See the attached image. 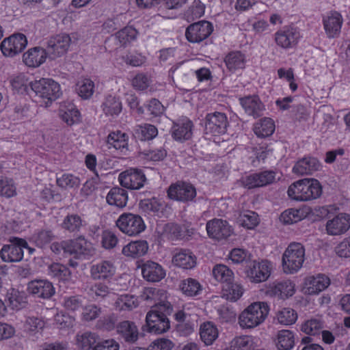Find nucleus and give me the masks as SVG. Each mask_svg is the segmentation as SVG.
<instances>
[{
	"label": "nucleus",
	"instance_id": "nucleus-1",
	"mask_svg": "<svg viewBox=\"0 0 350 350\" xmlns=\"http://www.w3.org/2000/svg\"><path fill=\"white\" fill-rule=\"evenodd\" d=\"M172 312V306L170 302H161L149 311L146 317L147 331L154 334L166 332L170 328L167 316Z\"/></svg>",
	"mask_w": 350,
	"mask_h": 350
},
{
	"label": "nucleus",
	"instance_id": "nucleus-2",
	"mask_svg": "<svg viewBox=\"0 0 350 350\" xmlns=\"http://www.w3.org/2000/svg\"><path fill=\"white\" fill-rule=\"evenodd\" d=\"M287 193L294 200L308 201L320 197L322 188L317 180L304 178L291 184Z\"/></svg>",
	"mask_w": 350,
	"mask_h": 350
},
{
	"label": "nucleus",
	"instance_id": "nucleus-3",
	"mask_svg": "<svg viewBox=\"0 0 350 350\" xmlns=\"http://www.w3.org/2000/svg\"><path fill=\"white\" fill-rule=\"evenodd\" d=\"M269 306L257 301L249 305L239 317V324L243 329H252L262 323L268 316Z\"/></svg>",
	"mask_w": 350,
	"mask_h": 350
},
{
	"label": "nucleus",
	"instance_id": "nucleus-4",
	"mask_svg": "<svg viewBox=\"0 0 350 350\" xmlns=\"http://www.w3.org/2000/svg\"><path fill=\"white\" fill-rule=\"evenodd\" d=\"M305 260V249L299 243H291L282 255V268L286 273L299 270Z\"/></svg>",
	"mask_w": 350,
	"mask_h": 350
},
{
	"label": "nucleus",
	"instance_id": "nucleus-5",
	"mask_svg": "<svg viewBox=\"0 0 350 350\" xmlns=\"http://www.w3.org/2000/svg\"><path fill=\"white\" fill-rule=\"evenodd\" d=\"M31 90L36 95L51 103L61 95L59 85L51 79H40L29 83Z\"/></svg>",
	"mask_w": 350,
	"mask_h": 350
},
{
	"label": "nucleus",
	"instance_id": "nucleus-6",
	"mask_svg": "<svg viewBox=\"0 0 350 350\" xmlns=\"http://www.w3.org/2000/svg\"><path fill=\"white\" fill-rule=\"evenodd\" d=\"M119 230L128 236H136L145 230L146 225L141 216L123 213L116 222Z\"/></svg>",
	"mask_w": 350,
	"mask_h": 350
},
{
	"label": "nucleus",
	"instance_id": "nucleus-7",
	"mask_svg": "<svg viewBox=\"0 0 350 350\" xmlns=\"http://www.w3.org/2000/svg\"><path fill=\"white\" fill-rule=\"evenodd\" d=\"M71 38L68 34L62 33L51 37L45 49L48 57L55 59L65 55L70 45Z\"/></svg>",
	"mask_w": 350,
	"mask_h": 350
},
{
	"label": "nucleus",
	"instance_id": "nucleus-8",
	"mask_svg": "<svg viewBox=\"0 0 350 350\" xmlns=\"http://www.w3.org/2000/svg\"><path fill=\"white\" fill-rule=\"evenodd\" d=\"M228 122L225 113L214 112L205 118L204 131L206 135H220L226 132Z\"/></svg>",
	"mask_w": 350,
	"mask_h": 350
},
{
	"label": "nucleus",
	"instance_id": "nucleus-9",
	"mask_svg": "<svg viewBox=\"0 0 350 350\" xmlns=\"http://www.w3.org/2000/svg\"><path fill=\"white\" fill-rule=\"evenodd\" d=\"M167 196L172 200L187 202L196 198V190L190 183L178 181L169 187Z\"/></svg>",
	"mask_w": 350,
	"mask_h": 350
},
{
	"label": "nucleus",
	"instance_id": "nucleus-10",
	"mask_svg": "<svg viewBox=\"0 0 350 350\" xmlns=\"http://www.w3.org/2000/svg\"><path fill=\"white\" fill-rule=\"evenodd\" d=\"M213 29L211 23L202 21L190 25L186 29L185 36L189 42L198 43L207 38Z\"/></svg>",
	"mask_w": 350,
	"mask_h": 350
},
{
	"label": "nucleus",
	"instance_id": "nucleus-11",
	"mask_svg": "<svg viewBox=\"0 0 350 350\" xmlns=\"http://www.w3.org/2000/svg\"><path fill=\"white\" fill-rule=\"evenodd\" d=\"M120 185L130 189H139L146 180L144 173L141 170L130 169L119 175Z\"/></svg>",
	"mask_w": 350,
	"mask_h": 350
},
{
	"label": "nucleus",
	"instance_id": "nucleus-12",
	"mask_svg": "<svg viewBox=\"0 0 350 350\" xmlns=\"http://www.w3.org/2000/svg\"><path fill=\"white\" fill-rule=\"evenodd\" d=\"M27 44V40L25 36L18 33L4 39L1 44V49L4 55L13 57L21 53Z\"/></svg>",
	"mask_w": 350,
	"mask_h": 350
},
{
	"label": "nucleus",
	"instance_id": "nucleus-13",
	"mask_svg": "<svg viewBox=\"0 0 350 350\" xmlns=\"http://www.w3.org/2000/svg\"><path fill=\"white\" fill-rule=\"evenodd\" d=\"M193 124L189 118L185 117L173 122L170 129L172 138L179 142H184L191 138Z\"/></svg>",
	"mask_w": 350,
	"mask_h": 350
},
{
	"label": "nucleus",
	"instance_id": "nucleus-14",
	"mask_svg": "<svg viewBox=\"0 0 350 350\" xmlns=\"http://www.w3.org/2000/svg\"><path fill=\"white\" fill-rule=\"evenodd\" d=\"M299 31L294 27H284L275 33V41L282 49H291L298 43L300 38Z\"/></svg>",
	"mask_w": 350,
	"mask_h": 350
},
{
	"label": "nucleus",
	"instance_id": "nucleus-15",
	"mask_svg": "<svg viewBox=\"0 0 350 350\" xmlns=\"http://www.w3.org/2000/svg\"><path fill=\"white\" fill-rule=\"evenodd\" d=\"M206 228L208 237L217 241L226 240L232 233V229L228 223L221 219L208 221Z\"/></svg>",
	"mask_w": 350,
	"mask_h": 350
},
{
	"label": "nucleus",
	"instance_id": "nucleus-16",
	"mask_svg": "<svg viewBox=\"0 0 350 350\" xmlns=\"http://www.w3.org/2000/svg\"><path fill=\"white\" fill-rule=\"evenodd\" d=\"M271 263L267 260L253 261L247 270V275L252 282L266 281L271 274Z\"/></svg>",
	"mask_w": 350,
	"mask_h": 350
},
{
	"label": "nucleus",
	"instance_id": "nucleus-17",
	"mask_svg": "<svg viewBox=\"0 0 350 350\" xmlns=\"http://www.w3.org/2000/svg\"><path fill=\"white\" fill-rule=\"evenodd\" d=\"M16 242L5 245L0 251V256L4 262H19L23 258V247H27V243L22 239H15Z\"/></svg>",
	"mask_w": 350,
	"mask_h": 350
},
{
	"label": "nucleus",
	"instance_id": "nucleus-18",
	"mask_svg": "<svg viewBox=\"0 0 350 350\" xmlns=\"http://www.w3.org/2000/svg\"><path fill=\"white\" fill-rule=\"evenodd\" d=\"M275 180V172L273 170H265L246 176L243 180V184L245 187L250 189L272 184Z\"/></svg>",
	"mask_w": 350,
	"mask_h": 350
},
{
	"label": "nucleus",
	"instance_id": "nucleus-19",
	"mask_svg": "<svg viewBox=\"0 0 350 350\" xmlns=\"http://www.w3.org/2000/svg\"><path fill=\"white\" fill-rule=\"evenodd\" d=\"M175 319L178 322L177 329L183 336H188L197 327L198 317L196 314H189L185 310L178 311Z\"/></svg>",
	"mask_w": 350,
	"mask_h": 350
},
{
	"label": "nucleus",
	"instance_id": "nucleus-20",
	"mask_svg": "<svg viewBox=\"0 0 350 350\" xmlns=\"http://www.w3.org/2000/svg\"><path fill=\"white\" fill-rule=\"evenodd\" d=\"M68 254L74 255L76 258L92 256L94 249L90 242L83 237L68 241Z\"/></svg>",
	"mask_w": 350,
	"mask_h": 350
},
{
	"label": "nucleus",
	"instance_id": "nucleus-21",
	"mask_svg": "<svg viewBox=\"0 0 350 350\" xmlns=\"http://www.w3.org/2000/svg\"><path fill=\"white\" fill-rule=\"evenodd\" d=\"M116 270L112 261L101 260L91 266L90 275L94 280H109L114 275Z\"/></svg>",
	"mask_w": 350,
	"mask_h": 350
},
{
	"label": "nucleus",
	"instance_id": "nucleus-22",
	"mask_svg": "<svg viewBox=\"0 0 350 350\" xmlns=\"http://www.w3.org/2000/svg\"><path fill=\"white\" fill-rule=\"evenodd\" d=\"M350 227V216L340 213L326 223V230L329 235H340L346 232Z\"/></svg>",
	"mask_w": 350,
	"mask_h": 350
},
{
	"label": "nucleus",
	"instance_id": "nucleus-23",
	"mask_svg": "<svg viewBox=\"0 0 350 350\" xmlns=\"http://www.w3.org/2000/svg\"><path fill=\"white\" fill-rule=\"evenodd\" d=\"M27 290L38 298L49 299L55 294L52 283L45 280L31 281L28 283Z\"/></svg>",
	"mask_w": 350,
	"mask_h": 350
},
{
	"label": "nucleus",
	"instance_id": "nucleus-24",
	"mask_svg": "<svg viewBox=\"0 0 350 350\" xmlns=\"http://www.w3.org/2000/svg\"><path fill=\"white\" fill-rule=\"evenodd\" d=\"M294 293L295 285L290 280L273 282L267 287L266 291L267 295L279 299L291 297Z\"/></svg>",
	"mask_w": 350,
	"mask_h": 350
},
{
	"label": "nucleus",
	"instance_id": "nucleus-25",
	"mask_svg": "<svg viewBox=\"0 0 350 350\" xmlns=\"http://www.w3.org/2000/svg\"><path fill=\"white\" fill-rule=\"evenodd\" d=\"M116 333L127 343H134L139 338L137 326L135 322L129 320L122 321L117 324Z\"/></svg>",
	"mask_w": 350,
	"mask_h": 350
},
{
	"label": "nucleus",
	"instance_id": "nucleus-26",
	"mask_svg": "<svg viewBox=\"0 0 350 350\" xmlns=\"http://www.w3.org/2000/svg\"><path fill=\"white\" fill-rule=\"evenodd\" d=\"M329 284V279L323 274L310 275L305 278V292L309 295L317 294L325 290Z\"/></svg>",
	"mask_w": 350,
	"mask_h": 350
},
{
	"label": "nucleus",
	"instance_id": "nucleus-27",
	"mask_svg": "<svg viewBox=\"0 0 350 350\" xmlns=\"http://www.w3.org/2000/svg\"><path fill=\"white\" fill-rule=\"evenodd\" d=\"M342 18L340 13L331 12L323 18V25L328 38L338 37L342 25Z\"/></svg>",
	"mask_w": 350,
	"mask_h": 350
},
{
	"label": "nucleus",
	"instance_id": "nucleus-28",
	"mask_svg": "<svg viewBox=\"0 0 350 350\" xmlns=\"http://www.w3.org/2000/svg\"><path fill=\"white\" fill-rule=\"evenodd\" d=\"M321 163L314 157H304L299 160L293 168V172L297 175H310L321 169Z\"/></svg>",
	"mask_w": 350,
	"mask_h": 350
},
{
	"label": "nucleus",
	"instance_id": "nucleus-29",
	"mask_svg": "<svg viewBox=\"0 0 350 350\" xmlns=\"http://www.w3.org/2000/svg\"><path fill=\"white\" fill-rule=\"evenodd\" d=\"M240 103L245 112L254 118L261 116L265 110V105L257 96H249L241 98Z\"/></svg>",
	"mask_w": 350,
	"mask_h": 350
},
{
	"label": "nucleus",
	"instance_id": "nucleus-30",
	"mask_svg": "<svg viewBox=\"0 0 350 350\" xmlns=\"http://www.w3.org/2000/svg\"><path fill=\"white\" fill-rule=\"evenodd\" d=\"M48 55L45 49L36 46L29 49L23 54V62L29 67H38L43 64Z\"/></svg>",
	"mask_w": 350,
	"mask_h": 350
},
{
	"label": "nucleus",
	"instance_id": "nucleus-31",
	"mask_svg": "<svg viewBox=\"0 0 350 350\" xmlns=\"http://www.w3.org/2000/svg\"><path fill=\"white\" fill-rule=\"evenodd\" d=\"M142 272L144 278L151 282H159L165 276V271L163 267L152 261H147L144 264Z\"/></svg>",
	"mask_w": 350,
	"mask_h": 350
},
{
	"label": "nucleus",
	"instance_id": "nucleus-32",
	"mask_svg": "<svg viewBox=\"0 0 350 350\" xmlns=\"http://www.w3.org/2000/svg\"><path fill=\"white\" fill-rule=\"evenodd\" d=\"M199 334L200 340L206 346H209L218 338L219 330L213 322L206 321L200 325Z\"/></svg>",
	"mask_w": 350,
	"mask_h": 350
},
{
	"label": "nucleus",
	"instance_id": "nucleus-33",
	"mask_svg": "<svg viewBox=\"0 0 350 350\" xmlns=\"http://www.w3.org/2000/svg\"><path fill=\"white\" fill-rule=\"evenodd\" d=\"M172 262L183 269H192L196 265V258L191 251L181 250L174 255Z\"/></svg>",
	"mask_w": 350,
	"mask_h": 350
},
{
	"label": "nucleus",
	"instance_id": "nucleus-34",
	"mask_svg": "<svg viewBox=\"0 0 350 350\" xmlns=\"http://www.w3.org/2000/svg\"><path fill=\"white\" fill-rule=\"evenodd\" d=\"M106 200L110 205L123 208L127 204L128 193L122 188L113 187L108 193Z\"/></svg>",
	"mask_w": 350,
	"mask_h": 350
},
{
	"label": "nucleus",
	"instance_id": "nucleus-35",
	"mask_svg": "<svg viewBox=\"0 0 350 350\" xmlns=\"http://www.w3.org/2000/svg\"><path fill=\"white\" fill-rule=\"evenodd\" d=\"M148 250V244L146 241L139 240L131 241L122 249V253L125 256L137 258L144 256Z\"/></svg>",
	"mask_w": 350,
	"mask_h": 350
},
{
	"label": "nucleus",
	"instance_id": "nucleus-36",
	"mask_svg": "<svg viewBox=\"0 0 350 350\" xmlns=\"http://www.w3.org/2000/svg\"><path fill=\"white\" fill-rule=\"evenodd\" d=\"M275 343L278 350H291L295 345L293 333L288 329H282L278 332Z\"/></svg>",
	"mask_w": 350,
	"mask_h": 350
},
{
	"label": "nucleus",
	"instance_id": "nucleus-37",
	"mask_svg": "<svg viewBox=\"0 0 350 350\" xmlns=\"http://www.w3.org/2000/svg\"><path fill=\"white\" fill-rule=\"evenodd\" d=\"M133 132L134 137L142 141L152 139L158 134L156 126L150 124L136 125Z\"/></svg>",
	"mask_w": 350,
	"mask_h": 350
},
{
	"label": "nucleus",
	"instance_id": "nucleus-38",
	"mask_svg": "<svg viewBox=\"0 0 350 350\" xmlns=\"http://www.w3.org/2000/svg\"><path fill=\"white\" fill-rule=\"evenodd\" d=\"M253 130L258 137H266L273 134L275 131V124L272 119L264 118L254 125Z\"/></svg>",
	"mask_w": 350,
	"mask_h": 350
},
{
	"label": "nucleus",
	"instance_id": "nucleus-39",
	"mask_svg": "<svg viewBox=\"0 0 350 350\" xmlns=\"http://www.w3.org/2000/svg\"><path fill=\"white\" fill-rule=\"evenodd\" d=\"M101 107L107 116H117L122 111V103L119 98L111 95L105 98Z\"/></svg>",
	"mask_w": 350,
	"mask_h": 350
},
{
	"label": "nucleus",
	"instance_id": "nucleus-40",
	"mask_svg": "<svg viewBox=\"0 0 350 350\" xmlns=\"http://www.w3.org/2000/svg\"><path fill=\"white\" fill-rule=\"evenodd\" d=\"M243 293V287L239 284L232 283V282L226 284L222 290V297L230 301H237Z\"/></svg>",
	"mask_w": 350,
	"mask_h": 350
},
{
	"label": "nucleus",
	"instance_id": "nucleus-41",
	"mask_svg": "<svg viewBox=\"0 0 350 350\" xmlns=\"http://www.w3.org/2000/svg\"><path fill=\"white\" fill-rule=\"evenodd\" d=\"M138 302L137 298L133 295L124 294L119 296L114 303V306L117 310H132L137 308Z\"/></svg>",
	"mask_w": 350,
	"mask_h": 350
},
{
	"label": "nucleus",
	"instance_id": "nucleus-42",
	"mask_svg": "<svg viewBox=\"0 0 350 350\" xmlns=\"http://www.w3.org/2000/svg\"><path fill=\"white\" fill-rule=\"evenodd\" d=\"M213 275L215 279L220 282L227 284L233 281L234 273L226 265L218 264L213 269Z\"/></svg>",
	"mask_w": 350,
	"mask_h": 350
},
{
	"label": "nucleus",
	"instance_id": "nucleus-43",
	"mask_svg": "<svg viewBox=\"0 0 350 350\" xmlns=\"http://www.w3.org/2000/svg\"><path fill=\"white\" fill-rule=\"evenodd\" d=\"M127 136L125 133L118 131L110 133L107 139L108 148L113 147L116 150H120L127 147Z\"/></svg>",
	"mask_w": 350,
	"mask_h": 350
},
{
	"label": "nucleus",
	"instance_id": "nucleus-44",
	"mask_svg": "<svg viewBox=\"0 0 350 350\" xmlns=\"http://www.w3.org/2000/svg\"><path fill=\"white\" fill-rule=\"evenodd\" d=\"M224 61L228 69L231 72H234L237 69H242L245 67L244 55L240 52L229 53L226 57Z\"/></svg>",
	"mask_w": 350,
	"mask_h": 350
},
{
	"label": "nucleus",
	"instance_id": "nucleus-45",
	"mask_svg": "<svg viewBox=\"0 0 350 350\" xmlns=\"http://www.w3.org/2000/svg\"><path fill=\"white\" fill-rule=\"evenodd\" d=\"M63 306L68 312H80L84 306V299L81 295L66 296Z\"/></svg>",
	"mask_w": 350,
	"mask_h": 350
},
{
	"label": "nucleus",
	"instance_id": "nucleus-46",
	"mask_svg": "<svg viewBox=\"0 0 350 350\" xmlns=\"http://www.w3.org/2000/svg\"><path fill=\"white\" fill-rule=\"evenodd\" d=\"M55 238L52 230L42 229L36 232L31 237L32 241L35 245L40 248L49 244Z\"/></svg>",
	"mask_w": 350,
	"mask_h": 350
},
{
	"label": "nucleus",
	"instance_id": "nucleus-47",
	"mask_svg": "<svg viewBox=\"0 0 350 350\" xmlns=\"http://www.w3.org/2000/svg\"><path fill=\"white\" fill-rule=\"evenodd\" d=\"M83 221L77 214L68 215L64 219L62 227L70 232H78L83 226Z\"/></svg>",
	"mask_w": 350,
	"mask_h": 350
},
{
	"label": "nucleus",
	"instance_id": "nucleus-48",
	"mask_svg": "<svg viewBox=\"0 0 350 350\" xmlns=\"http://www.w3.org/2000/svg\"><path fill=\"white\" fill-rule=\"evenodd\" d=\"M44 327V321L38 317H27L23 324L24 330L31 335L41 332Z\"/></svg>",
	"mask_w": 350,
	"mask_h": 350
},
{
	"label": "nucleus",
	"instance_id": "nucleus-49",
	"mask_svg": "<svg viewBox=\"0 0 350 350\" xmlns=\"http://www.w3.org/2000/svg\"><path fill=\"white\" fill-rule=\"evenodd\" d=\"M297 319V312L289 308H284L278 310L275 315L278 322L284 325H291L295 323Z\"/></svg>",
	"mask_w": 350,
	"mask_h": 350
},
{
	"label": "nucleus",
	"instance_id": "nucleus-50",
	"mask_svg": "<svg viewBox=\"0 0 350 350\" xmlns=\"http://www.w3.org/2000/svg\"><path fill=\"white\" fill-rule=\"evenodd\" d=\"M179 286L185 295L191 297L197 295L202 290V286L199 282L191 278L183 280Z\"/></svg>",
	"mask_w": 350,
	"mask_h": 350
},
{
	"label": "nucleus",
	"instance_id": "nucleus-51",
	"mask_svg": "<svg viewBox=\"0 0 350 350\" xmlns=\"http://www.w3.org/2000/svg\"><path fill=\"white\" fill-rule=\"evenodd\" d=\"M7 297L10 306L14 310H18L27 306V297L18 291L12 289Z\"/></svg>",
	"mask_w": 350,
	"mask_h": 350
},
{
	"label": "nucleus",
	"instance_id": "nucleus-52",
	"mask_svg": "<svg viewBox=\"0 0 350 350\" xmlns=\"http://www.w3.org/2000/svg\"><path fill=\"white\" fill-rule=\"evenodd\" d=\"M53 278H57L61 280H68L70 279L71 271L66 266L54 263L49 267V273Z\"/></svg>",
	"mask_w": 350,
	"mask_h": 350
},
{
	"label": "nucleus",
	"instance_id": "nucleus-53",
	"mask_svg": "<svg viewBox=\"0 0 350 350\" xmlns=\"http://www.w3.org/2000/svg\"><path fill=\"white\" fill-rule=\"evenodd\" d=\"M239 221L243 226L252 229L259 223L258 215L254 211H244L240 213Z\"/></svg>",
	"mask_w": 350,
	"mask_h": 350
},
{
	"label": "nucleus",
	"instance_id": "nucleus-54",
	"mask_svg": "<svg viewBox=\"0 0 350 350\" xmlns=\"http://www.w3.org/2000/svg\"><path fill=\"white\" fill-rule=\"evenodd\" d=\"M306 217L304 210L290 208L284 211L281 216L280 219L287 224L297 223L301 221Z\"/></svg>",
	"mask_w": 350,
	"mask_h": 350
},
{
	"label": "nucleus",
	"instance_id": "nucleus-55",
	"mask_svg": "<svg viewBox=\"0 0 350 350\" xmlns=\"http://www.w3.org/2000/svg\"><path fill=\"white\" fill-rule=\"evenodd\" d=\"M96 336L91 332H84L77 335V345L82 350H90L96 342Z\"/></svg>",
	"mask_w": 350,
	"mask_h": 350
},
{
	"label": "nucleus",
	"instance_id": "nucleus-56",
	"mask_svg": "<svg viewBox=\"0 0 350 350\" xmlns=\"http://www.w3.org/2000/svg\"><path fill=\"white\" fill-rule=\"evenodd\" d=\"M137 35V30L133 27L128 26L118 31L116 34L119 42L124 46L127 43L134 40Z\"/></svg>",
	"mask_w": 350,
	"mask_h": 350
},
{
	"label": "nucleus",
	"instance_id": "nucleus-57",
	"mask_svg": "<svg viewBox=\"0 0 350 350\" xmlns=\"http://www.w3.org/2000/svg\"><path fill=\"white\" fill-rule=\"evenodd\" d=\"M109 293V288L101 282L91 285L88 291V294L94 299H103Z\"/></svg>",
	"mask_w": 350,
	"mask_h": 350
},
{
	"label": "nucleus",
	"instance_id": "nucleus-58",
	"mask_svg": "<svg viewBox=\"0 0 350 350\" xmlns=\"http://www.w3.org/2000/svg\"><path fill=\"white\" fill-rule=\"evenodd\" d=\"M252 340L247 336L234 338L226 350H250Z\"/></svg>",
	"mask_w": 350,
	"mask_h": 350
},
{
	"label": "nucleus",
	"instance_id": "nucleus-59",
	"mask_svg": "<svg viewBox=\"0 0 350 350\" xmlns=\"http://www.w3.org/2000/svg\"><path fill=\"white\" fill-rule=\"evenodd\" d=\"M322 328L323 323L320 319H311L302 324L301 329L306 334L316 335L321 332Z\"/></svg>",
	"mask_w": 350,
	"mask_h": 350
},
{
	"label": "nucleus",
	"instance_id": "nucleus-60",
	"mask_svg": "<svg viewBox=\"0 0 350 350\" xmlns=\"http://www.w3.org/2000/svg\"><path fill=\"white\" fill-rule=\"evenodd\" d=\"M118 321V316L112 313L100 319L97 322V327L107 331L116 329V325L119 323Z\"/></svg>",
	"mask_w": 350,
	"mask_h": 350
},
{
	"label": "nucleus",
	"instance_id": "nucleus-61",
	"mask_svg": "<svg viewBox=\"0 0 350 350\" xmlns=\"http://www.w3.org/2000/svg\"><path fill=\"white\" fill-rule=\"evenodd\" d=\"M16 195V187L12 179L0 180V196L11 198Z\"/></svg>",
	"mask_w": 350,
	"mask_h": 350
},
{
	"label": "nucleus",
	"instance_id": "nucleus-62",
	"mask_svg": "<svg viewBox=\"0 0 350 350\" xmlns=\"http://www.w3.org/2000/svg\"><path fill=\"white\" fill-rule=\"evenodd\" d=\"M94 88V82L89 79H85L79 82L77 92L81 97L88 98L93 94Z\"/></svg>",
	"mask_w": 350,
	"mask_h": 350
},
{
	"label": "nucleus",
	"instance_id": "nucleus-63",
	"mask_svg": "<svg viewBox=\"0 0 350 350\" xmlns=\"http://www.w3.org/2000/svg\"><path fill=\"white\" fill-rule=\"evenodd\" d=\"M164 230L172 239H181L185 237V227L176 224H165Z\"/></svg>",
	"mask_w": 350,
	"mask_h": 350
},
{
	"label": "nucleus",
	"instance_id": "nucleus-64",
	"mask_svg": "<svg viewBox=\"0 0 350 350\" xmlns=\"http://www.w3.org/2000/svg\"><path fill=\"white\" fill-rule=\"evenodd\" d=\"M161 204L156 198L144 199L140 201L139 207L147 213H155L159 211Z\"/></svg>",
	"mask_w": 350,
	"mask_h": 350
}]
</instances>
